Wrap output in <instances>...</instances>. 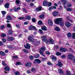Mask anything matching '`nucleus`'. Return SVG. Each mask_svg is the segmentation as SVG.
Returning <instances> with one entry per match:
<instances>
[{"mask_svg": "<svg viewBox=\"0 0 75 75\" xmlns=\"http://www.w3.org/2000/svg\"><path fill=\"white\" fill-rule=\"evenodd\" d=\"M42 39L43 42H46V43H50L51 44H54V41L52 39H50V41H48L47 39V37L45 36H43L41 37Z\"/></svg>", "mask_w": 75, "mask_h": 75, "instance_id": "obj_1", "label": "nucleus"}, {"mask_svg": "<svg viewBox=\"0 0 75 75\" xmlns=\"http://www.w3.org/2000/svg\"><path fill=\"white\" fill-rule=\"evenodd\" d=\"M55 23L57 25L60 24L61 26H63L64 24V22L62 21V18H57L54 21Z\"/></svg>", "mask_w": 75, "mask_h": 75, "instance_id": "obj_2", "label": "nucleus"}, {"mask_svg": "<svg viewBox=\"0 0 75 75\" xmlns=\"http://www.w3.org/2000/svg\"><path fill=\"white\" fill-rule=\"evenodd\" d=\"M45 50V48L44 47H41L40 50H39V52L40 53L43 57H45V55H44V52Z\"/></svg>", "mask_w": 75, "mask_h": 75, "instance_id": "obj_3", "label": "nucleus"}, {"mask_svg": "<svg viewBox=\"0 0 75 75\" xmlns=\"http://www.w3.org/2000/svg\"><path fill=\"white\" fill-rule=\"evenodd\" d=\"M34 38V36H30L28 37V40L31 42H34V40L33 39Z\"/></svg>", "mask_w": 75, "mask_h": 75, "instance_id": "obj_4", "label": "nucleus"}, {"mask_svg": "<svg viewBox=\"0 0 75 75\" xmlns=\"http://www.w3.org/2000/svg\"><path fill=\"white\" fill-rule=\"evenodd\" d=\"M56 65L59 66V67H62V65H63V64L61 62V61L59 60L58 61V64H57Z\"/></svg>", "mask_w": 75, "mask_h": 75, "instance_id": "obj_5", "label": "nucleus"}, {"mask_svg": "<svg viewBox=\"0 0 75 75\" xmlns=\"http://www.w3.org/2000/svg\"><path fill=\"white\" fill-rule=\"evenodd\" d=\"M33 29H34L35 30V31H37V28L34 26L30 25L29 26V30H33Z\"/></svg>", "mask_w": 75, "mask_h": 75, "instance_id": "obj_6", "label": "nucleus"}, {"mask_svg": "<svg viewBox=\"0 0 75 75\" xmlns=\"http://www.w3.org/2000/svg\"><path fill=\"white\" fill-rule=\"evenodd\" d=\"M65 26L67 28H69L71 26V24L69 22H67L65 23Z\"/></svg>", "mask_w": 75, "mask_h": 75, "instance_id": "obj_7", "label": "nucleus"}, {"mask_svg": "<svg viewBox=\"0 0 75 75\" xmlns=\"http://www.w3.org/2000/svg\"><path fill=\"white\" fill-rule=\"evenodd\" d=\"M74 56L73 54H70L68 55L67 58L70 59H72V58H74Z\"/></svg>", "mask_w": 75, "mask_h": 75, "instance_id": "obj_8", "label": "nucleus"}, {"mask_svg": "<svg viewBox=\"0 0 75 75\" xmlns=\"http://www.w3.org/2000/svg\"><path fill=\"white\" fill-rule=\"evenodd\" d=\"M41 62V61L39 59H36L35 60V61L34 62V63H37V64H40Z\"/></svg>", "mask_w": 75, "mask_h": 75, "instance_id": "obj_9", "label": "nucleus"}, {"mask_svg": "<svg viewBox=\"0 0 75 75\" xmlns=\"http://www.w3.org/2000/svg\"><path fill=\"white\" fill-rule=\"evenodd\" d=\"M24 47L26 49H30V46L28 43L26 44V45H24Z\"/></svg>", "mask_w": 75, "mask_h": 75, "instance_id": "obj_10", "label": "nucleus"}, {"mask_svg": "<svg viewBox=\"0 0 75 75\" xmlns=\"http://www.w3.org/2000/svg\"><path fill=\"white\" fill-rule=\"evenodd\" d=\"M48 1H43V5L44 6H47V5H48Z\"/></svg>", "mask_w": 75, "mask_h": 75, "instance_id": "obj_11", "label": "nucleus"}, {"mask_svg": "<svg viewBox=\"0 0 75 75\" xmlns=\"http://www.w3.org/2000/svg\"><path fill=\"white\" fill-rule=\"evenodd\" d=\"M58 72L61 75H63V71L61 69H60L58 70Z\"/></svg>", "mask_w": 75, "mask_h": 75, "instance_id": "obj_12", "label": "nucleus"}, {"mask_svg": "<svg viewBox=\"0 0 75 75\" xmlns=\"http://www.w3.org/2000/svg\"><path fill=\"white\" fill-rule=\"evenodd\" d=\"M67 50L66 49H64L62 47L60 48V51L61 52H65Z\"/></svg>", "mask_w": 75, "mask_h": 75, "instance_id": "obj_13", "label": "nucleus"}, {"mask_svg": "<svg viewBox=\"0 0 75 75\" xmlns=\"http://www.w3.org/2000/svg\"><path fill=\"white\" fill-rule=\"evenodd\" d=\"M58 14V12L57 11H54L53 13V15L54 16L56 17L57 16Z\"/></svg>", "mask_w": 75, "mask_h": 75, "instance_id": "obj_14", "label": "nucleus"}, {"mask_svg": "<svg viewBox=\"0 0 75 75\" xmlns=\"http://www.w3.org/2000/svg\"><path fill=\"white\" fill-rule=\"evenodd\" d=\"M25 18L28 20H31V16L29 15L26 16H25Z\"/></svg>", "mask_w": 75, "mask_h": 75, "instance_id": "obj_15", "label": "nucleus"}, {"mask_svg": "<svg viewBox=\"0 0 75 75\" xmlns=\"http://www.w3.org/2000/svg\"><path fill=\"white\" fill-rule=\"evenodd\" d=\"M48 23L50 25H52V24H53V23L52 22V21L50 19L48 20Z\"/></svg>", "mask_w": 75, "mask_h": 75, "instance_id": "obj_16", "label": "nucleus"}, {"mask_svg": "<svg viewBox=\"0 0 75 75\" xmlns=\"http://www.w3.org/2000/svg\"><path fill=\"white\" fill-rule=\"evenodd\" d=\"M20 9H21V8L20 7H18L16 8V7H15L13 8V10L15 12L17 11L18 10H20Z\"/></svg>", "mask_w": 75, "mask_h": 75, "instance_id": "obj_17", "label": "nucleus"}, {"mask_svg": "<svg viewBox=\"0 0 75 75\" xmlns=\"http://www.w3.org/2000/svg\"><path fill=\"white\" fill-rule=\"evenodd\" d=\"M4 70L6 71H9L10 70V68L7 66L4 68Z\"/></svg>", "mask_w": 75, "mask_h": 75, "instance_id": "obj_18", "label": "nucleus"}, {"mask_svg": "<svg viewBox=\"0 0 75 75\" xmlns=\"http://www.w3.org/2000/svg\"><path fill=\"white\" fill-rule=\"evenodd\" d=\"M25 65L27 67H30L31 66V63L30 62L27 63L26 64H25Z\"/></svg>", "mask_w": 75, "mask_h": 75, "instance_id": "obj_19", "label": "nucleus"}, {"mask_svg": "<svg viewBox=\"0 0 75 75\" xmlns=\"http://www.w3.org/2000/svg\"><path fill=\"white\" fill-rule=\"evenodd\" d=\"M41 29L43 31H46L47 30V27L46 26H43L41 27Z\"/></svg>", "mask_w": 75, "mask_h": 75, "instance_id": "obj_20", "label": "nucleus"}, {"mask_svg": "<svg viewBox=\"0 0 75 75\" xmlns=\"http://www.w3.org/2000/svg\"><path fill=\"white\" fill-rule=\"evenodd\" d=\"M55 30L57 31H60V28L58 26H57L55 28Z\"/></svg>", "mask_w": 75, "mask_h": 75, "instance_id": "obj_21", "label": "nucleus"}, {"mask_svg": "<svg viewBox=\"0 0 75 75\" xmlns=\"http://www.w3.org/2000/svg\"><path fill=\"white\" fill-rule=\"evenodd\" d=\"M0 55L3 56H4L6 55V53L4 52L1 51L0 52Z\"/></svg>", "mask_w": 75, "mask_h": 75, "instance_id": "obj_22", "label": "nucleus"}, {"mask_svg": "<svg viewBox=\"0 0 75 75\" xmlns=\"http://www.w3.org/2000/svg\"><path fill=\"white\" fill-rule=\"evenodd\" d=\"M9 7V3H6L5 4V7L6 8H8Z\"/></svg>", "mask_w": 75, "mask_h": 75, "instance_id": "obj_23", "label": "nucleus"}, {"mask_svg": "<svg viewBox=\"0 0 75 75\" xmlns=\"http://www.w3.org/2000/svg\"><path fill=\"white\" fill-rule=\"evenodd\" d=\"M42 7H40L38 8H36V11H41V10Z\"/></svg>", "mask_w": 75, "mask_h": 75, "instance_id": "obj_24", "label": "nucleus"}, {"mask_svg": "<svg viewBox=\"0 0 75 75\" xmlns=\"http://www.w3.org/2000/svg\"><path fill=\"white\" fill-rule=\"evenodd\" d=\"M8 41H13L14 40V38L12 37H10L8 38Z\"/></svg>", "mask_w": 75, "mask_h": 75, "instance_id": "obj_25", "label": "nucleus"}, {"mask_svg": "<svg viewBox=\"0 0 75 75\" xmlns=\"http://www.w3.org/2000/svg\"><path fill=\"white\" fill-rule=\"evenodd\" d=\"M6 19L8 20H11V18L10 16H8L6 17Z\"/></svg>", "mask_w": 75, "mask_h": 75, "instance_id": "obj_26", "label": "nucleus"}, {"mask_svg": "<svg viewBox=\"0 0 75 75\" xmlns=\"http://www.w3.org/2000/svg\"><path fill=\"white\" fill-rule=\"evenodd\" d=\"M6 26H7V27H8V28H10L11 27V24L10 23H7L6 24Z\"/></svg>", "mask_w": 75, "mask_h": 75, "instance_id": "obj_27", "label": "nucleus"}, {"mask_svg": "<svg viewBox=\"0 0 75 75\" xmlns=\"http://www.w3.org/2000/svg\"><path fill=\"white\" fill-rule=\"evenodd\" d=\"M39 57H40V54H37L36 55L34 56V58H39Z\"/></svg>", "mask_w": 75, "mask_h": 75, "instance_id": "obj_28", "label": "nucleus"}, {"mask_svg": "<svg viewBox=\"0 0 75 75\" xmlns=\"http://www.w3.org/2000/svg\"><path fill=\"white\" fill-rule=\"evenodd\" d=\"M22 50L23 51V52H25V53H28L29 52L28 50H27L23 49Z\"/></svg>", "mask_w": 75, "mask_h": 75, "instance_id": "obj_29", "label": "nucleus"}, {"mask_svg": "<svg viewBox=\"0 0 75 75\" xmlns=\"http://www.w3.org/2000/svg\"><path fill=\"white\" fill-rule=\"evenodd\" d=\"M23 11L24 12V13H27V9H25V8H23Z\"/></svg>", "mask_w": 75, "mask_h": 75, "instance_id": "obj_30", "label": "nucleus"}, {"mask_svg": "<svg viewBox=\"0 0 75 75\" xmlns=\"http://www.w3.org/2000/svg\"><path fill=\"white\" fill-rule=\"evenodd\" d=\"M52 59L53 61L54 62H55V61H56V60L57 59V58H56V57H52Z\"/></svg>", "mask_w": 75, "mask_h": 75, "instance_id": "obj_31", "label": "nucleus"}, {"mask_svg": "<svg viewBox=\"0 0 75 75\" xmlns=\"http://www.w3.org/2000/svg\"><path fill=\"white\" fill-rule=\"evenodd\" d=\"M66 74L67 75H71V72L69 71H66Z\"/></svg>", "mask_w": 75, "mask_h": 75, "instance_id": "obj_32", "label": "nucleus"}, {"mask_svg": "<svg viewBox=\"0 0 75 75\" xmlns=\"http://www.w3.org/2000/svg\"><path fill=\"white\" fill-rule=\"evenodd\" d=\"M20 2L19 0H16V4L17 5H18V4H20Z\"/></svg>", "mask_w": 75, "mask_h": 75, "instance_id": "obj_33", "label": "nucleus"}, {"mask_svg": "<svg viewBox=\"0 0 75 75\" xmlns=\"http://www.w3.org/2000/svg\"><path fill=\"white\" fill-rule=\"evenodd\" d=\"M71 6H72V5L70 3H69L67 4V7H71Z\"/></svg>", "mask_w": 75, "mask_h": 75, "instance_id": "obj_34", "label": "nucleus"}, {"mask_svg": "<svg viewBox=\"0 0 75 75\" xmlns=\"http://www.w3.org/2000/svg\"><path fill=\"white\" fill-rule=\"evenodd\" d=\"M66 10H67V11H71L72 10V9L71 8H68L66 9Z\"/></svg>", "mask_w": 75, "mask_h": 75, "instance_id": "obj_35", "label": "nucleus"}, {"mask_svg": "<svg viewBox=\"0 0 75 75\" xmlns=\"http://www.w3.org/2000/svg\"><path fill=\"white\" fill-rule=\"evenodd\" d=\"M15 75H20V72L18 71L15 72Z\"/></svg>", "mask_w": 75, "mask_h": 75, "instance_id": "obj_36", "label": "nucleus"}, {"mask_svg": "<svg viewBox=\"0 0 75 75\" xmlns=\"http://www.w3.org/2000/svg\"><path fill=\"white\" fill-rule=\"evenodd\" d=\"M56 55L58 56L59 55H61V53L59 52H58L56 53Z\"/></svg>", "mask_w": 75, "mask_h": 75, "instance_id": "obj_37", "label": "nucleus"}, {"mask_svg": "<svg viewBox=\"0 0 75 75\" xmlns=\"http://www.w3.org/2000/svg\"><path fill=\"white\" fill-rule=\"evenodd\" d=\"M22 64H21V63L20 62H18L16 63V65H22Z\"/></svg>", "mask_w": 75, "mask_h": 75, "instance_id": "obj_38", "label": "nucleus"}, {"mask_svg": "<svg viewBox=\"0 0 75 75\" xmlns=\"http://www.w3.org/2000/svg\"><path fill=\"white\" fill-rule=\"evenodd\" d=\"M51 5H52V3L48 2V4L47 5V6H48V7H50V6H51Z\"/></svg>", "mask_w": 75, "mask_h": 75, "instance_id": "obj_39", "label": "nucleus"}, {"mask_svg": "<svg viewBox=\"0 0 75 75\" xmlns=\"http://www.w3.org/2000/svg\"><path fill=\"white\" fill-rule=\"evenodd\" d=\"M39 17L40 18L42 19L43 18H44V15H41Z\"/></svg>", "mask_w": 75, "mask_h": 75, "instance_id": "obj_40", "label": "nucleus"}, {"mask_svg": "<svg viewBox=\"0 0 75 75\" xmlns=\"http://www.w3.org/2000/svg\"><path fill=\"white\" fill-rule=\"evenodd\" d=\"M2 14L3 16H4V15L6 14V11H1Z\"/></svg>", "mask_w": 75, "mask_h": 75, "instance_id": "obj_41", "label": "nucleus"}, {"mask_svg": "<svg viewBox=\"0 0 75 75\" xmlns=\"http://www.w3.org/2000/svg\"><path fill=\"white\" fill-rule=\"evenodd\" d=\"M2 64L4 67L6 66V64L4 63V61H2Z\"/></svg>", "mask_w": 75, "mask_h": 75, "instance_id": "obj_42", "label": "nucleus"}, {"mask_svg": "<svg viewBox=\"0 0 75 75\" xmlns=\"http://www.w3.org/2000/svg\"><path fill=\"white\" fill-rule=\"evenodd\" d=\"M42 23V21H39L38 22V24H39V25H41Z\"/></svg>", "mask_w": 75, "mask_h": 75, "instance_id": "obj_43", "label": "nucleus"}, {"mask_svg": "<svg viewBox=\"0 0 75 75\" xmlns=\"http://www.w3.org/2000/svg\"><path fill=\"white\" fill-rule=\"evenodd\" d=\"M8 34L9 35L11 34H12V30H9Z\"/></svg>", "mask_w": 75, "mask_h": 75, "instance_id": "obj_44", "label": "nucleus"}, {"mask_svg": "<svg viewBox=\"0 0 75 75\" xmlns=\"http://www.w3.org/2000/svg\"><path fill=\"white\" fill-rule=\"evenodd\" d=\"M67 37H71V34L70 33H69L67 34Z\"/></svg>", "mask_w": 75, "mask_h": 75, "instance_id": "obj_45", "label": "nucleus"}, {"mask_svg": "<svg viewBox=\"0 0 75 75\" xmlns=\"http://www.w3.org/2000/svg\"><path fill=\"white\" fill-rule=\"evenodd\" d=\"M35 70V69L34 68H33L31 69V71L32 72H34Z\"/></svg>", "mask_w": 75, "mask_h": 75, "instance_id": "obj_46", "label": "nucleus"}, {"mask_svg": "<svg viewBox=\"0 0 75 75\" xmlns=\"http://www.w3.org/2000/svg\"><path fill=\"white\" fill-rule=\"evenodd\" d=\"M73 36H72V38L74 39H75V33H73Z\"/></svg>", "mask_w": 75, "mask_h": 75, "instance_id": "obj_47", "label": "nucleus"}, {"mask_svg": "<svg viewBox=\"0 0 75 75\" xmlns=\"http://www.w3.org/2000/svg\"><path fill=\"white\" fill-rule=\"evenodd\" d=\"M5 28V26L4 25H2L1 27V28L2 29H4Z\"/></svg>", "mask_w": 75, "mask_h": 75, "instance_id": "obj_48", "label": "nucleus"}, {"mask_svg": "<svg viewBox=\"0 0 75 75\" xmlns=\"http://www.w3.org/2000/svg\"><path fill=\"white\" fill-rule=\"evenodd\" d=\"M39 31L40 32V34H43V32H42V30L41 29L39 30Z\"/></svg>", "mask_w": 75, "mask_h": 75, "instance_id": "obj_49", "label": "nucleus"}, {"mask_svg": "<svg viewBox=\"0 0 75 75\" xmlns=\"http://www.w3.org/2000/svg\"><path fill=\"white\" fill-rule=\"evenodd\" d=\"M32 21L33 22V23H35V22L36 21L35 19V18H32Z\"/></svg>", "mask_w": 75, "mask_h": 75, "instance_id": "obj_50", "label": "nucleus"}, {"mask_svg": "<svg viewBox=\"0 0 75 75\" xmlns=\"http://www.w3.org/2000/svg\"><path fill=\"white\" fill-rule=\"evenodd\" d=\"M6 34L3 33L1 35V37H6Z\"/></svg>", "mask_w": 75, "mask_h": 75, "instance_id": "obj_51", "label": "nucleus"}, {"mask_svg": "<svg viewBox=\"0 0 75 75\" xmlns=\"http://www.w3.org/2000/svg\"><path fill=\"white\" fill-rule=\"evenodd\" d=\"M19 20H24V17H20L18 18Z\"/></svg>", "mask_w": 75, "mask_h": 75, "instance_id": "obj_52", "label": "nucleus"}, {"mask_svg": "<svg viewBox=\"0 0 75 75\" xmlns=\"http://www.w3.org/2000/svg\"><path fill=\"white\" fill-rule=\"evenodd\" d=\"M30 59H31V60H32L33 59V56L32 55L30 56L29 57Z\"/></svg>", "mask_w": 75, "mask_h": 75, "instance_id": "obj_53", "label": "nucleus"}, {"mask_svg": "<svg viewBox=\"0 0 75 75\" xmlns=\"http://www.w3.org/2000/svg\"><path fill=\"white\" fill-rule=\"evenodd\" d=\"M63 3V5H65L66 4L67 1H64Z\"/></svg>", "mask_w": 75, "mask_h": 75, "instance_id": "obj_54", "label": "nucleus"}, {"mask_svg": "<svg viewBox=\"0 0 75 75\" xmlns=\"http://www.w3.org/2000/svg\"><path fill=\"white\" fill-rule=\"evenodd\" d=\"M66 57L65 55H63L61 56V58H65Z\"/></svg>", "mask_w": 75, "mask_h": 75, "instance_id": "obj_55", "label": "nucleus"}, {"mask_svg": "<svg viewBox=\"0 0 75 75\" xmlns=\"http://www.w3.org/2000/svg\"><path fill=\"white\" fill-rule=\"evenodd\" d=\"M2 41L4 42H5L6 41V40L4 38H3L2 39Z\"/></svg>", "mask_w": 75, "mask_h": 75, "instance_id": "obj_56", "label": "nucleus"}, {"mask_svg": "<svg viewBox=\"0 0 75 75\" xmlns=\"http://www.w3.org/2000/svg\"><path fill=\"white\" fill-rule=\"evenodd\" d=\"M47 64L49 65H52V64L50 62H48Z\"/></svg>", "mask_w": 75, "mask_h": 75, "instance_id": "obj_57", "label": "nucleus"}, {"mask_svg": "<svg viewBox=\"0 0 75 75\" xmlns=\"http://www.w3.org/2000/svg\"><path fill=\"white\" fill-rule=\"evenodd\" d=\"M49 10H53V7L51 6L49 8Z\"/></svg>", "mask_w": 75, "mask_h": 75, "instance_id": "obj_58", "label": "nucleus"}, {"mask_svg": "<svg viewBox=\"0 0 75 75\" xmlns=\"http://www.w3.org/2000/svg\"><path fill=\"white\" fill-rule=\"evenodd\" d=\"M17 57L18 56H14L13 57V58H14V59H16V58H17Z\"/></svg>", "mask_w": 75, "mask_h": 75, "instance_id": "obj_59", "label": "nucleus"}, {"mask_svg": "<svg viewBox=\"0 0 75 75\" xmlns=\"http://www.w3.org/2000/svg\"><path fill=\"white\" fill-rule=\"evenodd\" d=\"M27 74H28L31 73V71H30L29 70H27Z\"/></svg>", "mask_w": 75, "mask_h": 75, "instance_id": "obj_60", "label": "nucleus"}, {"mask_svg": "<svg viewBox=\"0 0 75 75\" xmlns=\"http://www.w3.org/2000/svg\"><path fill=\"white\" fill-rule=\"evenodd\" d=\"M54 48H55V49H58V47L57 45H56L54 46Z\"/></svg>", "mask_w": 75, "mask_h": 75, "instance_id": "obj_61", "label": "nucleus"}, {"mask_svg": "<svg viewBox=\"0 0 75 75\" xmlns=\"http://www.w3.org/2000/svg\"><path fill=\"white\" fill-rule=\"evenodd\" d=\"M8 47L9 48H12V47H11V45H8Z\"/></svg>", "mask_w": 75, "mask_h": 75, "instance_id": "obj_62", "label": "nucleus"}, {"mask_svg": "<svg viewBox=\"0 0 75 75\" xmlns=\"http://www.w3.org/2000/svg\"><path fill=\"white\" fill-rule=\"evenodd\" d=\"M46 53L47 54H50V53L48 51L46 52Z\"/></svg>", "mask_w": 75, "mask_h": 75, "instance_id": "obj_63", "label": "nucleus"}, {"mask_svg": "<svg viewBox=\"0 0 75 75\" xmlns=\"http://www.w3.org/2000/svg\"><path fill=\"white\" fill-rule=\"evenodd\" d=\"M16 26L17 28H20V25H16Z\"/></svg>", "mask_w": 75, "mask_h": 75, "instance_id": "obj_64", "label": "nucleus"}]
</instances>
